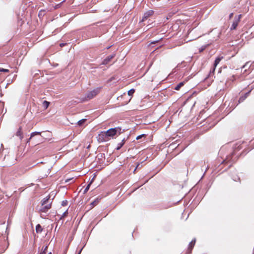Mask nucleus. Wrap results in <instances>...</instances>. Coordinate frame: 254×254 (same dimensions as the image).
I'll return each instance as SVG.
<instances>
[{
  "mask_svg": "<svg viewBox=\"0 0 254 254\" xmlns=\"http://www.w3.org/2000/svg\"><path fill=\"white\" fill-rule=\"evenodd\" d=\"M100 88L95 89L92 91L88 92L86 95L87 100H90L95 97L100 92Z\"/></svg>",
  "mask_w": 254,
  "mask_h": 254,
  "instance_id": "obj_1",
  "label": "nucleus"
},
{
  "mask_svg": "<svg viewBox=\"0 0 254 254\" xmlns=\"http://www.w3.org/2000/svg\"><path fill=\"white\" fill-rule=\"evenodd\" d=\"M98 140L101 142L107 141L110 139L106 131H101L98 135Z\"/></svg>",
  "mask_w": 254,
  "mask_h": 254,
  "instance_id": "obj_2",
  "label": "nucleus"
},
{
  "mask_svg": "<svg viewBox=\"0 0 254 254\" xmlns=\"http://www.w3.org/2000/svg\"><path fill=\"white\" fill-rule=\"evenodd\" d=\"M52 202H49L47 204L41 205V208L39 209L40 212H46L51 208Z\"/></svg>",
  "mask_w": 254,
  "mask_h": 254,
  "instance_id": "obj_3",
  "label": "nucleus"
},
{
  "mask_svg": "<svg viewBox=\"0 0 254 254\" xmlns=\"http://www.w3.org/2000/svg\"><path fill=\"white\" fill-rule=\"evenodd\" d=\"M116 130L117 129H116L114 128H112L106 131V133L107 134V135L108 136L109 138L111 137H113L117 134Z\"/></svg>",
  "mask_w": 254,
  "mask_h": 254,
  "instance_id": "obj_4",
  "label": "nucleus"
},
{
  "mask_svg": "<svg viewBox=\"0 0 254 254\" xmlns=\"http://www.w3.org/2000/svg\"><path fill=\"white\" fill-rule=\"evenodd\" d=\"M154 13V11L152 10H150L144 13L142 19V21H144L146 20L149 17L152 15Z\"/></svg>",
  "mask_w": 254,
  "mask_h": 254,
  "instance_id": "obj_5",
  "label": "nucleus"
},
{
  "mask_svg": "<svg viewBox=\"0 0 254 254\" xmlns=\"http://www.w3.org/2000/svg\"><path fill=\"white\" fill-rule=\"evenodd\" d=\"M115 54H112L108 56L102 62V64H107L109 62L115 57Z\"/></svg>",
  "mask_w": 254,
  "mask_h": 254,
  "instance_id": "obj_6",
  "label": "nucleus"
},
{
  "mask_svg": "<svg viewBox=\"0 0 254 254\" xmlns=\"http://www.w3.org/2000/svg\"><path fill=\"white\" fill-rule=\"evenodd\" d=\"M50 195H48L46 197H45V198H44L41 201L42 205H43L44 204H47L51 202H52V201H50Z\"/></svg>",
  "mask_w": 254,
  "mask_h": 254,
  "instance_id": "obj_7",
  "label": "nucleus"
},
{
  "mask_svg": "<svg viewBox=\"0 0 254 254\" xmlns=\"http://www.w3.org/2000/svg\"><path fill=\"white\" fill-rule=\"evenodd\" d=\"M240 21H239V19H234V21L232 23V25L231 27V30H234L236 29L237 28L239 23Z\"/></svg>",
  "mask_w": 254,
  "mask_h": 254,
  "instance_id": "obj_8",
  "label": "nucleus"
},
{
  "mask_svg": "<svg viewBox=\"0 0 254 254\" xmlns=\"http://www.w3.org/2000/svg\"><path fill=\"white\" fill-rule=\"evenodd\" d=\"M16 135L19 137L20 140L23 138L22 132L21 131V127H19L18 130L16 133Z\"/></svg>",
  "mask_w": 254,
  "mask_h": 254,
  "instance_id": "obj_9",
  "label": "nucleus"
},
{
  "mask_svg": "<svg viewBox=\"0 0 254 254\" xmlns=\"http://www.w3.org/2000/svg\"><path fill=\"white\" fill-rule=\"evenodd\" d=\"M250 92H251V91L248 92L244 96L241 97L239 100V102H243V101H244L247 98V97L249 96Z\"/></svg>",
  "mask_w": 254,
  "mask_h": 254,
  "instance_id": "obj_10",
  "label": "nucleus"
},
{
  "mask_svg": "<svg viewBox=\"0 0 254 254\" xmlns=\"http://www.w3.org/2000/svg\"><path fill=\"white\" fill-rule=\"evenodd\" d=\"M222 57H217L215 61H214V68L217 65V64L220 63V62L221 61V60L222 59Z\"/></svg>",
  "mask_w": 254,
  "mask_h": 254,
  "instance_id": "obj_11",
  "label": "nucleus"
},
{
  "mask_svg": "<svg viewBox=\"0 0 254 254\" xmlns=\"http://www.w3.org/2000/svg\"><path fill=\"white\" fill-rule=\"evenodd\" d=\"M43 231V229L40 224H38L36 226V232L37 233H41Z\"/></svg>",
  "mask_w": 254,
  "mask_h": 254,
  "instance_id": "obj_12",
  "label": "nucleus"
},
{
  "mask_svg": "<svg viewBox=\"0 0 254 254\" xmlns=\"http://www.w3.org/2000/svg\"><path fill=\"white\" fill-rule=\"evenodd\" d=\"M195 239H193L192 240L191 242L189 244V249L190 250H191L192 249V248L193 247V246H194L195 245Z\"/></svg>",
  "mask_w": 254,
  "mask_h": 254,
  "instance_id": "obj_13",
  "label": "nucleus"
},
{
  "mask_svg": "<svg viewBox=\"0 0 254 254\" xmlns=\"http://www.w3.org/2000/svg\"><path fill=\"white\" fill-rule=\"evenodd\" d=\"M40 134H41L40 132L35 131V132H32L31 134L30 138L27 141V142H28L29 141V140L31 139V138L33 137L34 136H35L36 135H40Z\"/></svg>",
  "mask_w": 254,
  "mask_h": 254,
  "instance_id": "obj_14",
  "label": "nucleus"
},
{
  "mask_svg": "<svg viewBox=\"0 0 254 254\" xmlns=\"http://www.w3.org/2000/svg\"><path fill=\"white\" fill-rule=\"evenodd\" d=\"M184 85V82H182L179 83L177 85L175 86L174 89L176 90H179L181 87H182Z\"/></svg>",
  "mask_w": 254,
  "mask_h": 254,
  "instance_id": "obj_15",
  "label": "nucleus"
},
{
  "mask_svg": "<svg viewBox=\"0 0 254 254\" xmlns=\"http://www.w3.org/2000/svg\"><path fill=\"white\" fill-rule=\"evenodd\" d=\"M50 103L47 101H44L43 102V106L45 108L47 109L49 106Z\"/></svg>",
  "mask_w": 254,
  "mask_h": 254,
  "instance_id": "obj_16",
  "label": "nucleus"
},
{
  "mask_svg": "<svg viewBox=\"0 0 254 254\" xmlns=\"http://www.w3.org/2000/svg\"><path fill=\"white\" fill-rule=\"evenodd\" d=\"M86 121V119H81L80 120H79L78 122H77V124L79 126H82L84 123Z\"/></svg>",
  "mask_w": 254,
  "mask_h": 254,
  "instance_id": "obj_17",
  "label": "nucleus"
},
{
  "mask_svg": "<svg viewBox=\"0 0 254 254\" xmlns=\"http://www.w3.org/2000/svg\"><path fill=\"white\" fill-rule=\"evenodd\" d=\"M124 142H122V141L121 142L119 143L118 144V146H117V148H116L117 150L120 149L124 145Z\"/></svg>",
  "mask_w": 254,
  "mask_h": 254,
  "instance_id": "obj_18",
  "label": "nucleus"
},
{
  "mask_svg": "<svg viewBox=\"0 0 254 254\" xmlns=\"http://www.w3.org/2000/svg\"><path fill=\"white\" fill-rule=\"evenodd\" d=\"M92 183V181L87 185V186L85 188L84 190V193H85L89 190L91 184Z\"/></svg>",
  "mask_w": 254,
  "mask_h": 254,
  "instance_id": "obj_19",
  "label": "nucleus"
},
{
  "mask_svg": "<svg viewBox=\"0 0 254 254\" xmlns=\"http://www.w3.org/2000/svg\"><path fill=\"white\" fill-rule=\"evenodd\" d=\"M67 214H68V211L67 210H66L65 211H64L63 215L61 216L60 219H62L63 218H64V217H66L67 215Z\"/></svg>",
  "mask_w": 254,
  "mask_h": 254,
  "instance_id": "obj_20",
  "label": "nucleus"
},
{
  "mask_svg": "<svg viewBox=\"0 0 254 254\" xmlns=\"http://www.w3.org/2000/svg\"><path fill=\"white\" fill-rule=\"evenodd\" d=\"M135 92V90L134 89H131L130 90H129L128 91V95L129 96H131L133 94V93H134Z\"/></svg>",
  "mask_w": 254,
  "mask_h": 254,
  "instance_id": "obj_21",
  "label": "nucleus"
},
{
  "mask_svg": "<svg viewBox=\"0 0 254 254\" xmlns=\"http://www.w3.org/2000/svg\"><path fill=\"white\" fill-rule=\"evenodd\" d=\"M0 72H9V70L7 69H4V68L0 67Z\"/></svg>",
  "mask_w": 254,
  "mask_h": 254,
  "instance_id": "obj_22",
  "label": "nucleus"
},
{
  "mask_svg": "<svg viewBox=\"0 0 254 254\" xmlns=\"http://www.w3.org/2000/svg\"><path fill=\"white\" fill-rule=\"evenodd\" d=\"M114 128H115L116 129H117V133H119V134H120L121 133V128L120 127H115Z\"/></svg>",
  "mask_w": 254,
  "mask_h": 254,
  "instance_id": "obj_23",
  "label": "nucleus"
},
{
  "mask_svg": "<svg viewBox=\"0 0 254 254\" xmlns=\"http://www.w3.org/2000/svg\"><path fill=\"white\" fill-rule=\"evenodd\" d=\"M241 17H242V14H239L237 16H236L235 17V19H239V21H240V19H241Z\"/></svg>",
  "mask_w": 254,
  "mask_h": 254,
  "instance_id": "obj_24",
  "label": "nucleus"
},
{
  "mask_svg": "<svg viewBox=\"0 0 254 254\" xmlns=\"http://www.w3.org/2000/svg\"><path fill=\"white\" fill-rule=\"evenodd\" d=\"M143 136H144V134L139 135H138V136H137L136 137V139L137 140H138V139H140L141 137H143Z\"/></svg>",
  "mask_w": 254,
  "mask_h": 254,
  "instance_id": "obj_25",
  "label": "nucleus"
},
{
  "mask_svg": "<svg viewBox=\"0 0 254 254\" xmlns=\"http://www.w3.org/2000/svg\"><path fill=\"white\" fill-rule=\"evenodd\" d=\"M67 203V201L66 200H64L62 202V205L63 206H65V205H66Z\"/></svg>",
  "mask_w": 254,
  "mask_h": 254,
  "instance_id": "obj_26",
  "label": "nucleus"
},
{
  "mask_svg": "<svg viewBox=\"0 0 254 254\" xmlns=\"http://www.w3.org/2000/svg\"><path fill=\"white\" fill-rule=\"evenodd\" d=\"M233 13H231L229 15V19H231L232 17H233Z\"/></svg>",
  "mask_w": 254,
  "mask_h": 254,
  "instance_id": "obj_27",
  "label": "nucleus"
},
{
  "mask_svg": "<svg viewBox=\"0 0 254 254\" xmlns=\"http://www.w3.org/2000/svg\"><path fill=\"white\" fill-rule=\"evenodd\" d=\"M47 248H48V247H47V246H46V247H45V248H44V249L42 250V252H45L46 253V251H47Z\"/></svg>",
  "mask_w": 254,
  "mask_h": 254,
  "instance_id": "obj_28",
  "label": "nucleus"
},
{
  "mask_svg": "<svg viewBox=\"0 0 254 254\" xmlns=\"http://www.w3.org/2000/svg\"><path fill=\"white\" fill-rule=\"evenodd\" d=\"M139 164H137V165L136 166V168H135V169L134 170V171H133V173H134V172H135V171H136V170L137 168L139 166Z\"/></svg>",
  "mask_w": 254,
  "mask_h": 254,
  "instance_id": "obj_29",
  "label": "nucleus"
},
{
  "mask_svg": "<svg viewBox=\"0 0 254 254\" xmlns=\"http://www.w3.org/2000/svg\"><path fill=\"white\" fill-rule=\"evenodd\" d=\"M65 44H66L62 43V44H60V46H61V47H63V46H64Z\"/></svg>",
  "mask_w": 254,
  "mask_h": 254,
  "instance_id": "obj_30",
  "label": "nucleus"
},
{
  "mask_svg": "<svg viewBox=\"0 0 254 254\" xmlns=\"http://www.w3.org/2000/svg\"><path fill=\"white\" fill-rule=\"evenodd\" d=\"M40 254H45V252H41Z\"/></svg>",
  "mask_w": 254,
  "mask_h": 254,
  "instance_id": "obj_31",
  "label": "nucleus"
},
{
  "mask_svg": "<svg viewBox=\"0 0 254 254\" xmlns=\"http://www.w3.org/2000/svg\"><path fill=\"white\" fill-rule=\"evenodd\" d=\"M122 142H125V138H124L122 140Z\"/></svg>",
  "mask_w": 254,
  "mask_h": 254,
  "instance_id": "obj_32",
  "label": "nucleus"
},
{
  "mask_svg": "<svg viewBox=\"0 0 254 254\" xmlns=\"http://www.w3.org/2000/svg\"><path fill=\"white\" fill-rule=\"evenodd\" d=\"M81 251H82V249H81L79 252H78V253L77 254H80L81 252Z\"/></svg>",
  "mask_w": 254,
  "mask_h": 254,
  "instance_id": "obj_33",
  "label": "nucleus"
},
{
  "mask_svg": "<svg viewBox=\"0 0 254 254\" xmlns=\"http://www.w3.org/2000/svg\"><path fill=\"white\" fill-rule=\"evenodd\" d=\"M94 203H96V201L93 202L91 204L93 205L94 204Z\"/></svg>",
  "mask_w": 254,
  "mask_h": 254,
  "instance_id": "obj_34",
  "label": "nucleus"
},
{
  "mask_svg": "<svg viewBox=\"0 0 254 254\" xmlns=\"http://www.w3.org/2000/svg\"><path fill=\"white\" fill-rule=\"evenodd\" d=\"M48 254H52L51 252H50L49 253H48Z\"/></svg>",
  "mask_w": 254,
  "mask_h": 254,
  "instance_id": "obj_35",
  "label": "nucleus"
},
{
  "mask_svg": "<svg viewBox=\"0 0 254 254\" xmlns=\"http://www.w3.org/2000/svg\"><path fill=\"white\" fill-rule=\"evenodd\" d=\"M245 66H246V65H244V66H243V68H245Z\"/></svg>",
  "mask_w": 254,
  "mask_h": 254,
  "instance_id": "obj_36",
  "label": "nucleus"
}]
</instances>
